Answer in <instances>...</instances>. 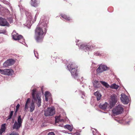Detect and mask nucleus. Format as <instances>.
<instances>
[{
    "mask_svg": "<svg viewBox=\"0 0 135 135\" xmlns=\"http://www.w3.org/2000/svg\"><path fill=\"white\" fill-rule=\"evenodd\" d=\"M121 95L120 99L122 102L124 104H127L129 101L128 98L124 93H122Z\"/></svg>",
    "mask_w": 135,
    "mask_h": 135,
    "instance_id": "423d86ee",
    "label": "nucleus"
},
{
    "mask_svg": "<svg viewBox=\"0 0 135 135\" xmlns=\"http://www.w3.org/2000/svg\"><path fill=\"white\" fill-rule=\"evenodd\" d=\"M18 110H17V109H16L15 110V112L16 113V112H17L18 111Z\"/></svg>",
    "mask_w": 135,
    "mask_h": 135,
    "instance_id": "58836bf2",
    "label": "nucleus"
},
{
    "mask_svg": "<svg viewBox=\"0 0 135 135\" xmlns=\"http://www.w3.org/2000/svg\"><path fill=\"white\" fill-rule=\"evenodd\" d=\"M48 135H55L53 132H51L49 133Z\"/></svg>",
    "mask_w": 135,
    "mask_h": 135,
    "instance_id": "7c9ffc66",
    "label": "nucleus"
},
{
    "mask_svg": "<svg viewBox=\"0 0 135 135\" xmlns=\"http://www.w3.org/2000/svg\"><path fill=\"white\" fill-rule=\"evenodd\" d=\"M13 111H11L10 113V115H9L10 116L12 117L13 114Z\"/></svg>",
    "mask_w": 135,
    "mask_h": 135,
    "instance_id": "72a5a7b5",
    "label": "nucleus"
},
{
    "mask_svg": "<svg viewBox=\"0 0 135 135\" xmlns=\"http://www.w3.org/2000/svg\"><path fill=\"white\" fill-rule=\"evenodd\" d=\"M100 83L102 84L106 87H107V86H108V84L104 81H100Z\"/></svg>",
    "mask_w": 135,
    "mask_h": 135,
    "instance_id": "b1692460",
    "label": "nucleus"
},
{
    "mask_svg": "<svg viewBox=\"0 0 135 135\" xmlns=\"http://www.w3.org/2000/svg\"><path fill=\"white\" fill-rule=\"evenodd\" d=\"M101 54H100L98 52H97L95 53V55L96 56H100L101 55Z\"/></svg>",
    "mask_w": 135,
    "mask_h": 135,
    "instance_id": "cd10ccee",
    "label": "nucleus"
},
{
    "mask_svg": "<svg viewBox=\"0 0 135 135\" xmlns=\"http://www.w3.org/2000/svg\"><path fill=\"white\" fill-rule=\"evenodd\" d=\"M93 85L95 88H97L98 86H97V84H95L94 83Z\"/></svg>",
    "mask_w": 135,
    "mask_h": 135,
    "instance_id": "f704fd0d",
    "label": "nucleus"
},
{
    "mask_svg": "<svg viewBox=\"0 0 135 135\" xmlns=\"http://www.w3.org/2000/svg\"><path fill=\"white\" fill-rule=\"evenodd\" d=\"M20 105L18 104L16 106V109L17 110H18L20 107Z\"/></svg>",
    "mask_w": 135,
    "mask_h": 135,
    "instance_id": "2f4dec72",
    "label": "nucleus"
},
{
    "mask_svg": "<svg viewBox=\"0 0 135 135\" xmlns=\"http://www.w3.org/2000/svg\"><path fill=\"white\" fill-rule=\"evenodd\" d=\"M64 128L65 129H68V125H65L64 126Z\"/></svg>",
    "mask_w": 135,
    "mask_h": 135,
    "instance_id": "c9c22d12",
    "label": "nucleus"
},
{
    "mask_svg": "<svg viewBox=\"0 0 135 135\" xmlns=\"http://www.w3.org/2000/svg\"><path fill=\"white\" fill-rule=\"evenodd\" d=\"M68 21L70 20V17H68Z\"/></svg>",
    "mask_w": 135,
    "mask_h": 135,
    "instance_id": "4c0bfd02",
    "label": "nucleus"
},
{
    "mask_svg": "<svg viewBox=\"0 0 135 135\" xmlns=\"http://www.w3.org/2000/svg\"><path fill=\"white\" fill-rule=\"evenodd\" d=\"M73 129V125H68V130L71 132L72 131Z\"/></svg>",
    "mask_w": 135,
    "mask_h": 135,
    "instance_id": "5701e85b",
    "label": "nucleus"
},
{
    "mask_svg": "<svg viewBox=\"0 0 135 135\" xmlns=\"http://www.w3.org/2000/svg\"><path fill=\"white\" fill-rule=\"evenodd\" d=\"M62 132H63L65 133H67V131H66L65 130H63L62 131Z\"/></svg>",
    "mask_w": 135,
    "mask_h": 135,
    "instance_id": "e433bc0d",
    "label": "nucleus"
},
{
    "mask_svg": "<svg viewBox=\"0 0 135 135\" xmlns=\"http://www.w3.org/2000/svg\"><path fill=\"white\" fill-rule=\"evenodd\" d=\"M123 110V106L119 104L116 106L113 109L112 112L114 114L117 115L122 113Z\"/></svg>",
    "mask_w": 135,
    "mask_h": 135,
    "instance_id": "20e7f679",
    "label": "nucleus"
},
{
    "mask_svg": "<svg viewBox=\"0 0 135 135\" xmlns=\"http://www.w3.org/2000/svg\"><path fill=\"white\" fill-rule=\"evenodd\" d=\"M30 99L29 98H28L26 102L25 105V106L24 110H26L28 108V104L30 103Z\"/></svg>",
    "mask_w": 135,
    "mask_h": 135,
    "instance_id": "6ab92c4d",
    "label": "nucleus"
},
{
    "mask_svg": "<svg viewBox=\"0 0 135 135\" xmlns=\"http://www.w3.org/2000/svg\"><path fill=\"white\" fill-rule=\"evenodd\" d=\"M63 18L65 19L66 20L67 19V16H66L65 15H62L61 16Z\"/></svg>",
    "mask_w": 135,
    "mask_h": 135,
    "instance_id": "c85d7f7f",
    "label": "nucleus"
},
{
    "mask_svg": "<svg viewBox=\"0 0 135 135\" xmlns=\"http://www.w3.org/2000/svg\"><path fill=\"white\" fill-rule=\"evenodd\" d=\"M80 48L85 51H90L93 49V46L88 45L85 44H82L80 45Z\"/></svg>",
    "mask_w": 135,
    "mask_h": 135,
    "instance_id": "9d476101",
    "label": "nucleus"
},
{
    "mask_svg": "<svg viewBox=\"0 0 135 135\" xmlns=\"http://www.w3.org/2000/svg\"><path fill=\"white\" fill-rule=\"evenodd\" d=\"M74 135H80V133H79L76 132L75 133H74Z\"/></svg>",
    "mask_w": 135,
    "mask_h": 135,
    "instance_id": "c756f323",
    "label": "nucleus"
},
{
    "mask_svg": "<svg viewBox=\"0 0 135 135\" xmlns=\"http://www.w3.org/2000/svg\"><path fill=\"white\" fill-rule=\"evenodd\" d=\"M15 62V61L13 59H9L7 60L3 64V66L5 67H7L13 65Z\"/></svg>",
    "mask_w": 135,
    "mask_h": 135,
    "instance_id": "9b49d317",
    "label": "nucleus"
},
{
    "mask_svg": "<svg viewBox=\"0 0 135 135\" xmlns=\"http://www.w3.org/2000/svg\"><path fill=\"white\" fill-rule=\"evenodd\" d=\"M110 87L111 88L117 89L119 87V86L118 85H116L114 83L111 85Z\"/></svg>",
    "mask_w": 135,
    "mask_h": 135,
    "instance_id": "aec40b11",
    "label": "nucleus"
},
{
    "mask_svg": "<svg viewBox=\"0 0 135 135\" xmlns=\"http://www.w3.org/2000/svg\"><path fill=\"white\" fill-rule=\"evenodd\" d=\"M98 83V81L97 80H95L94 82V83L95 84H97Z\"/></svg>",
    "mask_w": 135,
    "mask_h": 135,
    "instance_id": "473e14b6",
    "label": "nucleus"
},
{
    "mask_svg": "<svg viewBox=\"0 0 135 135\" xmlns=\"http://www.w3.org/2000/svg\"><path fill=\"white\" fill-rule=\"evenodd\" d=\"M43 30L40 27H37L35 30V39L37 41H39L42 38L43 34Z\"/></svg>",
    "mask_w": 135,
    "mask_h": 135,
    "instance_id": "7ed1b4c3",
    "label": "nucleus"
},
{
    "mask_svg": "<svg viewBox=\"0 0 135 135\" xmlns=\"http://www.w3.org/2000/svg\"><path fill=\"white\" fill-rule=\"evenodd\" d=\"M31 0V1H32V0Z\"/></svg>",
    "mask_w": 135,
    "mask_h": 135,
    "instance_id": "79ce46f5",
    "label": "nucleus"
},
{
    "mask_svg": "<svg viewBox=\"0 0 135 135\" xmlns=\"http://www.w3.org/2000/svg\"><path fill=\"white\" fill-rule=\"evenodd\" d=\"M108 104L106 102H105L104 104H100L99 105V107L100 108H101L103 110H105L106 109L107 107Z\"/></svg>",
    "mask_w": 135,
    "mask_h": 135,
    "instance_id": "2eb2a0df",
    "label": "nucleus"
},
{
    "mask_svg": "<svg viewBox=\"0 0 135 135\" xmlns=\"http://www.w3.org/2000/svg\"><path fill=\"white\" fill-rule=\"evenodd\" d=\"M117 102V97L115 94H113L111 96L110 105L112 106H114Z\"/></svg>",
    "mask_w": 135,
    "mask_h": 135,
    "instance_id": "6e6552de",
    "label": "nucleus"
},
{
    "mask_svg": "<svg viewBox=\"0 0 135 135\" xmlns=\"http://www.w3.org/2000/svg\"><path fill=\"white\" fill-rule=\"evenodd\" d=\"M94 95L96 96L97 100V101H99L100 100L101 98V95L99 93V92L97 91L94 93Z\"/></svg>",
    "mask_w": 135,
    "mask_h": 135,
    "instance_id": "dca6fc26",
    "label": "nucleus"
},
{
    "mask_svg": "<svg viewBox=\"0 0 135 135\" xmlns=\"http://www.w3.org/2000/svg\"><path fill=\"white\" fill-rule=\"evenodd\" d=\"M44 111V115L46 117L52 116L55 114V108L53 107H48Z\"/></svg>",
    "mask_w": 135,
    "mask_h": 135,
    "instance_id": "39448f33",
    "label": "nucleus"
},
{
    "mask_svg": "<svg viewBox=\"0 0 135 135\" xmlns=\"http://www.w3.org/2000/svg\"><path fill=\"white\" fill-rule=\"evenodd\" d=\"M78 66L74 63L71 64L69 68V71L70 72L72 77L75 79L78 78V74L77 71Z\"/></svg>",
    "mask_w": 135,
    "mask_h": 135,
    "instance_id": "f03ea898",
    "label": "nucleus"
},
{
    "mask_svg": "<svg viewBox=\"0 0 135 135\" xmlns=\"http://www.w3.org/2000/svg\"><path fill=\"white\" fill-rule=\"evenodd\" d=\"M13 71L12 69H5L3 70L0 69V73L1 74L7 75H12Z\"/></svg>",
    "mask_w": 135,
    "mask_h": 135,
    "instance_id": "0eeeda50",
    "label": "nucleus"
},
{
    "mask_svg": "<svg viewBox=\"0 0 135 135\" xmlns=\"http://www.w3.org/2000/svg\"><path fill=\"white\" fill-rule=\"evenodd\" d=\"M70 133H69V132H68V134H70Z\"/></svg>",
    "mask_w": 135,
    "mask_h": 135,
    "instance_id": "ea45409f",
    "label": "nucleus"
},
{
    "mask_svg": "<svg viewBox=\"0 0 135 135\" xmlns=\"http://www.w3.org/2000/svg\"><path fill=\"white\" fill-rule=\"evenodd\" d=\"M9 135H19V134L16 132H13Z\"/></svg>",
    "mask_w": 135,
    "mask_h": 135,
    "instance_id": "a878e982",
    "label": "nucleus"
},
{
    "mask_svg": "<svg viewBox=\"0 0 135 135\" xmlns=\"http://www.w3.org/2000/svg\"><path fill=\"white\" fill-rule=\"evenodd\" d=\"M59 126H60V125H59Z\"/></svg>",
    "mask_w": 135,
    "mask_h": 135,
    "instance_id": "a19ab883",
    "label": "nucleus"
},
{
    "mask_svg": "<svg viewBox=\"0 0 135 135\" xmlns=\"http://www.w3.org/2000/svg\"><path fill=\"white\" fill-rule=\"evenodd\" d=\"M45 100L46 101H47L48 100L50 97V94L48 91H46L45 92Z\"/></svg>",
    "mask_w": 135,
    "mask_h": 135,
    "instance_id": "a211bd4d",
    "label": "nucleus"
},
{
    "mask_svg": "<svg viewBox=\"0 0 135 135\" xmlns=\"http://www.w3.org/2000/svg\"><path fill=\"white\" fill-rule=\"evenodd\" d=\"M55 123H59V122H61L62 120H64L62 119L60 120V116H56L55 117Z\"/></svg>",
    "mask_w": 135,
    "mask_h": 135,
    "instance_id": "412c9836",
    "label": "nucleus"
},
{
    "mask_svg": "<svg viewBox=\"0 0 135 135\" xmlns=\"http://www.w3.org/2000/svg\"><path fill=\"white\" fill-rule=\"evenodd\" d=\"M17 121V123H19L20 124H21L22 125V119L21 118V115H20L18 116Z\"/></svg>",
    "mask_w": 135,
    "mask_h": 135,
    "instance_id": "4be33fe9",
    "label": "nucleus"
},
{
    "mask_svg": "<svg viewBox=\"0 0 135 135\" xmlns=\"http://www.w3.org/2000/svg\"><path fill=\"white\" fill-rule=\"evenodd\" d=\"M107 69V67L106 66L101 64L97 70V73L98 74L106 70Z\"/></svg>",
    "mask_w": 135,
    "mask_h": 135,
    "instance_id": "1a4fd4ad",
    "label": "nucleus"
},
{
    "mask_svg": "<svg viewBox=\"0 0 135 135\" xmlns=\"http://www.w3.org/2000/svg\"><path fill=\"white\" fill-rule=\"evenodd\" d=\"M21 125V124H20L16 121L13 126V129H15L16 130H18Z\"/></svg>",
    "mask_w": 135,
    "mask_h": 135,
    "instance_id": "ddd939ff",
    "label": "nucleus"
},
{
    "mask_svg": "<svg viewBox=\"0 0 135 135\" xmlns=\"http://www.w3.org/2000/svg\"><path fill=\"white\" fill-rule=\"evenodd\" d=\"M6 125V124L5 123L2 124V125L1 128L0 129V134H1L3 132L5 131Z\"/></svg>",
    "mask_w": 135,
    "mask_h": 135,
    "instance_id": "f3484780",
    "label": "nucleus"
},
{
    "mask_svg": "<svg viewBox=\"0 0 135 135\" xmlns=\"http://www.w3.org/2000/svg\"><path fill=\"white\" fill-rule=\"evenodd\" d=\"M9 23L4 19L0 17V25L1 26H8Z\"/></svg>",
    "mask_w": 135,
    "mask_h": 135,
    "instance_id": "f8f14e48",
    "label": "nucleus"
},
{
    "mask_svg": "<svg viewBox=\"0 0 135 135\" xmlns=\"http://www.w3.org/2000/svg\"><path fill=\"white\" fill-rule=\"evenodd\" d=\"M22 37L21 35H18L17 33L13 35V38L15 40H19Z\"/></svg>",
    "mask_w": 135,
    "mask_h": 135,
    "instance_id": "4468645a",
    "label": "nucleus"
},
{
    "mask_svg": "<svg viewBox=\"0 0 135 135\" xmlns=\"http://www.w3.org/2000/svg\"><path fill=\"white\" fill-rule=\"evenodd\" d=\"M32 96L33 99L31 103L29 105L30 111V112H33L35 108V103L37 105L38 107L41 105V101L40 98L37 93L36 89L32 90Z\"/></svg>",
    "mask_w": 135,
    "mask_h": 135,
    "instance_id": "f257e3e1",
    "label": "nucleus"
},
{
    "mask_svg": "<svg viewBox=\"0 0 135 135\" xmlns=\"http://www.w3.org/2000/svg\"><path fill=\"white\" fill-rule=\"evenodd\" d=\"M36 1H35L33 2V4L32 3L31 4L32 6H33L34 7H36L37 6L36 4Z\"/></svg>",
    "mask_w": 135,
    "mask_h": 135,
    "instance_id": "393cba45",
    "label": "nucleus"
},
{
    "mask_svg": "<svg viewBox=\"0 0 135 135\" xmlns=\"http://www.w3.org/2000/svg\"><path fill=\"white\" fill-rule=\"evenodd\" d=\"M12 116H10L9 115L8 116V118L7 119V122H9L10 120V119L11 118Z\"/></svg>",
    "mask_w": 135,
    "mask_h": 135,
    "instance_id": "bb28decb",
    "label": "nucleus"
}]
</instances>
